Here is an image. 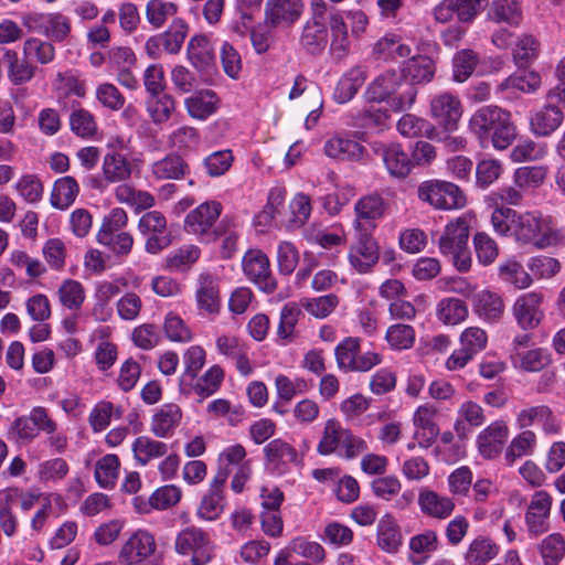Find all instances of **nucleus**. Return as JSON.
<instances>
[{"label": "nucleus", "mask_w": 565, "mask_h": 565, "mask_svg": "<svg viewBox=\"0 0 565 565\" xmlns=\"http://www.w3.org/2000/svg\"><path fill=\"white\" fill-rule=\"evenodd\" d=\"M182 411L177 404L162 405L152 416L151 433L158 438L170 436L179 426Z\"/></svg>", "instance_id": "obj_26"}, {"label": "nucleus", "mask_w": 565, "mask_h": 565, "mask_svg": "<svg viewBox=\"0 0 565 565\" xmlns=\"http://www.w3.org/2000/svg\"><path fill=\"white\" fill-rule=\"evenodd\" d=\"M335 359L338 367L344 372H366L382 361L375 352L360 354V340L352 337L337 345Z\"/></svg>", "instance_id": "obj_8"}, {"label": "nucleus", "mask_w": 565, "mask_h": 565, "mask_svg": "<svg viewBox=\"0 0 565 565\" xmlns=\"http://www.w3.org/2000/svg\"><path fill=\"white\" fill-rule=\"evenodd\" d=\"M178 6L163 0H149L146 4V19L156 29L164 25L169 18L175 15Z\"/></svg>", "instance_id": "obj_53"}, {"label": "nucleus", "mask_w": 565, "mask_h": 565, "mask_svg": "<svg viewBox=\"0 0 565 565\" xmlns=\"http://www.w3.org/2000/svg\"><path fill=\"white\" fill-rule=\"evenodd\" d=\"M58 298L64 307L77 310L82 307L85 299L84 287L77 280L66 279L58 288Z\"/></svg>", "instance_id": "obj_61"}, {"label": "nucleus", "mask_w": 565, "mask_h": 565, "mask_svg": "<svg viewBox=\"0 0 565 565\" xmlns=\"http://www.w3.org/2000/svg\"><path fill=\"white\" fill-rule=\"evenodd\" d=\"M281 552H288L289 558H291V554L295 553L316 563L322 562L326 557V552L319 543L310 542L303 537L294 539Z\"/></svg>", "instance_id": "obj_59"}, {"label": "nucleus", "mask_w": 565, "mask_h": 565, "mask_svg": "<svg viewBox=\"0 0 565 565\" xmlns=\"http://www.w3.org/2000/svg\"><path fill=\"white\" fill-rule=\"evenodd\" d=\"M542 296L536 292H527L516 299L513 306V316L523 330H533L544 316L541 309Z\"/></svg>", "instance_id": "obj_19"}, {"label": "nucleus", "mask_w": 565, "mask_h": 565, "mask_svg": "<svg viewBox=\"0 0 565 565\" xmlns=\"http://www.w3.org/2000/svg\"><path fill=\"white\" fill-rule=\"evenodd\" d=\"M470 218L462 215L447 224L438 245L440 253L449 256L459 271H468L471 266V255L468 249Z\"/></svg>", "instance_id": "obj_4"}, {"label": "nucleus", "mask_w": 565, "mask_h": 565, "mask_svg": "<svg viewBox=\"0 0 565 565\" xmlns=\"http://www.w3.org/2000/svg\"><path fill=\"white\" fill-rule=\"evenodd\" d=\"M488 0H443L433 10L434 19L448 23L456 15L460 22L470 23L487 6Z\"/></svg>", "instance_id": "obj_11"}, {"label": "nucleus", "mask_w": 565, "mask_h": 565, "mask_svg": "<svg viewBox=\"0 0 565 565\" xmlns=\"http://www.w3.org/2000/svg\"><path fill=\"white\" fill-rule=\"evenodd\" d=\"M148 113L154 124H162L170 119L175 110V102L168 94L150 95L147 102Z\"/></svg>", "instance_id": "obj_52"}, {"label": "nucleus", "mask_w": 565, "mask_h": 565, "mask_svg": "<svg viewBox=\"0 0 565 565\" xmlns=\"http://www.w3.org/2000/svg\"><path fill=\"white\" fill-rule=\"evenodd\" d=\"M4 62L8 65V77L14 85H21L30 82L35 73L33 66L26 57L19 58L17 52L7 51Z\"/></svg>", "instance_id": "obj_41"}, {"label": "nucleus", "mask_w": 565, "mask_h": 565, "mask_svg": "<svg viewBox=\"0 0 565 565\" xmlns=\"http://www.w3.org/2000/svg\"><path fill=\"white\" fill-rule=\"evenodd\" d=\"M458 415L462 420L458 419L454 429L460 439H466L470 433L467 424L479 427L486 422L482 407L472 401L462 403L458 409Z\"/></svg>", "instance_id": "obj_33"}, {"label": "nucleus", "mask_w": 565, "mask_h": 565, "mask_svg": "<svg viewBox=\"0 0 565 565\" xmlns=\"http://www.w3.org/2000/svg\"><path fill=\"white\" fill-rule=\"evenodd\" d=\"M397 130L408 138L427 137L431 140L438 138V131L434 125L413 114L402 116L397 122Z\"/></svg>", "instance_id": "obj_35"}, {"label": "nucleus", "mask_w": 565, "mask_h": 565, "mask_svg": "<svg viewBox=\"0 0 565 565\" xmlns=\"http://www.w3.org/2000/svg\"><path fill=\"white\" fill-rule=\"evenodd\" d=\"M266 459L273 463H290L297 461V451L288 443L281 439H274L264 448Z\"/></svg>", "instance_id": "obj_64"}, {"label": "nucleus", "mask_w": 565, "mask_h": 565, "mask_svg": "<svg viewBox=\"0 0 565 565\" xmlns=\"http://www.w3.org/2000/svg\"><path fill=\"white\" fill-rule=\"evenodd\" d=\"M70 128L73 134L83 139L94 138L98 131L95 117L84 108H76L71 113Z\"/></svg>", "instance_id": "obj_50"}, {"label": "nucleus", "mask_w": 565, "mask_h": 565, "mask_svg": "<svg viewBox=\"0 0 565 565\" xmlns=\"http://www.w3.org/2000/svg\"><path fill=\"white\" fill-rule=\"evenodd\" d=\"M475 312L486 321L497 322L504 312V303L497 292L481 290L472 299Z\"/></svg>", "instance_id": "obj_28"}, {"label": "nucleus", "mask_w": 565, "mask_h": 565, "mask_svg": "<svg viewBox=\"0 0 565 565\" xmlns=\"http://www.w3.org/2000/svg\"><path fill=\"white\" fill-rule=\"evenodd\" d=\"M479 63V57L472 50L466 49L457 52L454 56V78L462 83L473 73Z\"/></svg>", "instance_id": "obj_62"}, {"label": "nucleus", "mask_w": 565, "mask_h": 565, "mask_svg": "<svg viewBox=\"0 0 565 565\" xmlns=\"http://www.w3.org/2000/svg\"><path fill=\"white\" fill-rule=\"evenodd\" d=\"M196 301L199 308L210 315H217L221 309L220 288L214 277L201 275L196 289Z\"/></svg>", "instance_id": "obj_29"}, {"label": "nucleus", "mask_w": 565, "mask_h": 565, "mask_svg": "<svg viewBox=\"0 0 565 565\" xmlns=\"http://www.w3.org/2000/svg\"><path fill=\"white\" fill-rule=\"evenodd\" d=\"M310 18L302 26L299 43L309 54H320L328 43V28L326 24V14L328 4L324 0L310 1Z\"/></svg>", "instance_id": "obj_5"}, {"label": "nucleus", "mask_w": 565, "mask_h": 565, "mask_svg": "<svg viewBox=\"0 0 565 565\" xmlns=\"http://www.w3.org/2000/svg\"><path fill=\"white\" fill-rule=\"evenodd\" d=\"M418 198L438 210L460 209L466 204L463 192L447 181H426L417 190Z\"/></svg>", "instance_id": "obj_6"}, {"label": "nucleus", "mask_w": 565, "mask_h": 565, "mask_svg": "<svg viewBox=\"0 0 565 565\" xmlns=\"http://www.w3.org/2000/svg\"><path fill=\"white\" fill-rule=\"evenodd\" d=\"M490 20L510 25H519L522 21V10L515 0H494L489 10Z\"/></svg>", "instance_id": "obj_44"}, {"label": "nucleus", "mask_w": 565, "mask_h": 565, "mask_svg": "<svg viewBox=\"0 0 565 565\" xmlns=\"http://www.w3.org/2000/svg\"><path fill=\"white\" fill-rule=\"evenodd\" d=\"M132 451L136 460L146 466L149 461L163 457L168 452V446L149 436H139L132 444Z\"/></svg>", "instance_id": "obj_40"}, {"label": "nucleus", "mask_w": 565, "mask_h": 565, "mask_svg": "<svg viewBox=\"0 0 565 565\" xmlns=\"http://www.w3.org/2000/svg\"><path fill=\"white\" fill-rule=\"evenodd\" d=\"M217 351L232 359L235 362L236 369L242 375H249L253 371L245 344L236 337L220 335L216 339Z\"/></svg>", "instance_id": "obj_25"}, {"label": "nucleus", "mask_w": 565, "mask_h": 565, "mask_svg": "<svg viewBox=\"0 0 565 565\" xmlns=\"http://www.w3.org/2000/svg\"><path fill=\"white\" fill-rule=\"evenodd\" d=\"M367 95L375 102L390 99L391 107L395 111H401L414 104L417 90L404 78L401 71L392 70L381 74L369 85Z\"/></svg>", "instance_id": "obj_3"}, {"label": "nucleus", "mask_w": 565, "mask_h": 565, "mask_svg": "<svg viewBox=\"0 0 565 565\" xmlns=\"http://www.w3.org/2000/svg\"><path fill=\"white\" fill-rule=\"evenodd\" d=\"M491 223L497 233L540 248L556 245L562 239L561 232L554 227L551 218L537 212L518 213L509 207L495 209Z\"/></svg>", "instance_id": "obj_1"}, {"label": "nucleus", "mask_w": 565, "mask_h": 565, "mask_svg": "<svg viewBox=\"0 0 565 565\" xmlns=\"http://www.w3.org/2000/svg\"><path fill=\"white\" fill-rule=\"evenodd\" d=\"M385 339L393 350H407L414 345L415 330L409 324H392L386 330Z\"/></svg>", "instance_id": "obj_58"}, {"label": "nucleus", "mask_w": 565, "mask_h": 565, "mask_svg": "<svg viewBox=\"0 0 565 565\" xmlns=\"http://www.w3.org/2000/svg\"><path fill=\"white\" fill-rule=\"evenodd\" d=\"M563 120L564 114L562 109L556 105L547 103L532 114L530 125L536 136L546 137L557 130Z\"/></svg>", "instance_id": "obj_23"}, {"label": "nucleus", "mask_w": 565, "mask_h": 565, "mask_svg": "<svg viewBox=\"0 0 565 565\" xmlns=\"http://www.w3.org/2000/svg\"><path fill=\"white\" fill-rule=\"evenodd\" d=\"M373 53L377 58L396 60L408 57L412 53L411 47L404 44L399 38L394 34H387L380 39L374 47Z\"/></svg>", "instance_id": "obj_42"}, {"label": "nucleus", "mask_w": 565, "mask_h": 565, "mask_svg": "<svg viewBox=\"0 0 565 565\" xmlns=\"http://www.w3.org/2000/svg\"><path fill=\"white\" fill-rule=\"evenodd\" d=\"M365 82V73L360 67L351 68L339 81L334 96L339 103H347L358 93Z\"/></svg>", "instance_id": "obj_45"}, {"label": "nucleus", "mask_w": 565, "mask_h": 565, "mask_svg": "<svg viewBox=\"0 0 565 565\" xmlns=\"http://www.w3.org/2000/svg\"><path fill=\"white\" fill-rule=\"evenodd\" d=\"M24 24L31 31L43 32L54 41H64L71 32L70 20L62 14H49L46 17H28Z\"/></svg>", "instance_id": "obj_22"}, {"label": "nucleus", "mask_w": 565, "mask_h": 565, "mask_svg": "<svg viewBox=\"0 0 565 565\" xmlns=\"http://www.w3.org/2000/svg\"><path fill=\"white\" fill-rule=\"evenodd\" d=\"M404 78H411L414 83L429 82L435 74V65L427 56H417L408 60L401 71Z\"/></svg>", "instance_id": "obj_48"}, {"label": "nucleus", "mask_w": 565, "mask_h": 565, "mask_svg": "<svg viewBox=\"0 0 565 565\" xmlns=\"http://www.w3.org/2000/svg\"><path fill=\"white\" fill-rule=\"evenodd\" d=\"M119 459L116 455H106L96 463L95 478L103 488L113 487L118 477Z\"/></svg>", "instance_id": "obj_63"}, {"label": "nucleus", "mask_w": 565, "mask_h": 565, "mask_svg": "<svg viewBox=\"0 0 565 565\" xmlns=\"http://www.w3.org/2000/svg\"><path fill=\"white\" fill-rule=\"evenodd\" d=\"M345 430L338 420H327L321 440L317 447L318 452L322 456L339 452Z\"/></svg>", "instance_id": "obj_46"}, {"label": "nucleus", "mask_w": 565, "mask_h": 565, "mask_svg": "<svg viewBox=\"0 0 565 565\" xmlns=\"http://www.w3.org/2000/svg\"><path fill=\"white\" fill-rule=\"evenodd\" d=\"M186 34L188 24L185 21L180 18L174 19L169 29L160 34L164 52L177 54L181 50Z\"/></svg>", "instance_id": "obj_54"}, {"label": "nucleus", "mask_w": 565, "mask_h": 565, "mask_svg": "<svg viewBox=\"0 0 565 565\" xmlns=\"http://www.w3.org/2000/svg\"><path fill=\"white\" fill-rule=\"evenodd\" d=\"M79 193V186L73 177H63L55 181L52 193L51 204L65 210L71 206Z\"/></svg>", "instance_id": "obj_39"}, {"label": "nucleus", "mask_w": 565, "mask_h": 565, "mask_svg": "<svg viewBox=\"0 0 565 565\" xmlns=\"http://www.w3.org/2000/svg\"><path fill=\"white\" fill-rule=\"evenodd\" d=\"M515 422L521 429L540 425L545 434L559 431L556 416L552 408L545 404L525 406L516 413Z\"/></svg>", "instance_id": "obj_15"}, {"label": "nucleus", "mask_w": 565, "mask_h": 565, "mask_svg": "<svg viewBox=\"0 0 565 565\" xmlns=\"http://www.w3.org/2000/svg\"><path fill=\"white\" fill-rule=\"evenodd\" d=\"M499 553V546L489 537L478 536L470 544L465 554L469 565H484Z\"/></svg>", "instance_id": "obj_38"}, {"label": "nucleus", "mask_w": 565, "mask_h": 565, "mask_svg": "<svg viewBox=\"0 0 565 565\" xmlns=\"http://www.w3.org/2000/svg\"><path fill=\"white\" fill-rule=\"evenodd\" d=\"M509 436V428L503 420H497L486 427L477 438L478 450L483 458L497 457Z\"/></svg>", "instance_id": "obj_20"}, {"label": "nucleus", "mask_w": 565, "mask_h": 565, "mask_svg": "<svg viewBox=\"0 0 565 565\" xmlns=\"http://www.w3.org/2000/svg\"><path fill=\"white\" fill-rule=\"evenodd\" d=\"M243 270L259 289L270 294L276 289V280L271 275L269 259L260 249H250L243 257Z\"/></svg>", "instance_id": "obj_12"}, {"label": "nucleus", "mask_w": 565, "mask_h": 565, "mask_svg": "<svg viewBox=\"0 0 565 565\" xmlns=\"http://www.w3.org/2000/svg\"><path fill=\"white\" fill-rule=\"evenodd\" d=\"M418 503L425 514L437 519L448 518L455 509V503L450 498L441 497L430 490L420 492Z\"/></svg>", "instance_id": "obj_34"}, {"label": "nucleus", "mask_w": 565, "mask_h": 565, "mask_svg": "<svg viewBox=\"0 0 565 565\" xmlns=\"http://www.w3.org/2000/svg\"><path fill=\"white\" fill-rule=\"evenodd\" d=\"M499 275L501 279L520 289L527 288L532 282L531 276L523 266L513 259H508L499 266Z\"/></svg>", "instance_id": "obj_60"}, {"label": "nucleus", "mask_w": 565, "mask_h": 565, "mask_svg": "<svg viewBox=\"0 0 565 565\" xmlns=\"http://www.w3.org/2000/svg\"><path fill=\"white\" fill-rule=\"evenodd\" d=\"M403 536L395 519L385 514L377 524V544L387 553H396L402 546Z\"/></svg>", "instance_id": "obj_30"}, {"label": "nucleus", "mask_w": 565, "mask_h": 565, "mask_svg": "<svg viewBox=\"0 0 565 565\" xmlns=\"http://www.w3.org/2000/svg\"><path fill=\"white\" fill-rule=\"evenodd\" d=\"M536 435L532 430H523L515 436L505 450V460L513 463L518 458L529 456L533 452L536 446Z\"/></svg>", "instance_id": "obj_51"}, {"label": "nucleus", "mask_w": 565, "mask_h": 565, "mask_svg": "<svg viewBox=\"0 0 565 565\" xmlns=\"http://www.w3.org/2000/svg\"><path fill=\"white\" fill-rule=\"evenodd\" d=\"M460 348L455 350L446 361L449 371L465 367L488 343L487 332L479 327L466 328L459 338Z\"/></svg>", "instance_id": "obj_9"}, {"label": "nucleus", "mask_w": 565, "mask_h": 565, "mask_svg": "<svg viewBox=\"0 0 565 565\" xmlns=\"http://www.w3.org/2000/svg\"><path fill=\"white\" fill-rule=\"evenodd\" d=\"M438 319L448 326H456L468 317L466 303L458 298H445L437 306Z\"/></svg>", "instance_id": "obj_47"}, {"label": "nucleus", "mask_w": 565, "mask_h": 565, "mask_svg": "<svg viewBox=\"0 0 565 565\" xmlns=\"http://www.w3.org/2000/svg\"><path fill=\"white\" fill-rule=\"evenodd\" d=\"M551 505L552 498L547 492H535L525 515V522L531 534L540 535L548 530L547 518Z\"/></svg>", "instance_id": "obj_21"}, {"label": "nucleus", "mask_w": 565, "mask_h": 565, "mask_svg": "<svg viewBox=\"0 0 565 565\" xmlns=\"http://www.w3.org/2000/svg\"><path fill=\"white\" fill-rule=\"evenodd\" d=\"M218 98L213 90H201L184 100L185 108L192 118L204 120L215 113Z\"/></svg>", "instance_id": "obj_32"}, {"label": "nucleus", "mask_w": 565, "mask_h": 565, "mask_svg": "<svg viewBox=\"0 0 565 565\" xmlns=\"http://www.w3.org/2000/svg\"><path fill=\"white\" fill-rule=\"evenodd\" d=\"M383 162L392 177L404 179L414 168L408 154L398 143L382 145L380 147Z\"/></svg>", "instance_id": "obj_24"}, {"label": "nucleus", "mask_w": 565, "mask_h": 565, "mask_svg": "<svg viewBox=\"0 0 565 565\" xmlns=\"http://www.w3.org/2000/svg\"><path fill=\"white\" fill-rule=\"evenodd\" d=\"M356 242L351 247L349 260L359 273H367L379 260V247L372 233H355Z\"/></svg>", "instance_id": "obj_18"}, {"label": "nucleus", "mask_w": 565, "mask_h": 565, "mask_svg": "<svg viewBox=\"0 0 565 565\" xmlns=\"http://www.w3.org/2000/svg\"><path fill=\"white\" fill-rule=\"evenodd\" d=\"M174 548L178 554L191 556L193 565H205L213 557V544L200 527L189 526L175 537Z\"/></svg>", "instance_id": "obj_7"}, {"label": "nucleus", "mask_w": 565, "mask_h": 565, "mask_svg": "<svg viewBox=\"0 0 565 565\" xmlns=\"http://www.w3.org/2000/svg\"><path fill=\"white\" fill-rule=\"evenodd\" d=\"M186 162L174 153L151 164V173L157 180H178L186 173Z\"/></svg>", "instance_id": "obj_36"}, {"label": "nucleus", "mask_w": 565, "mask_h": 565, "mask_svg": "<svg viewBox=\"0 0 565 565\" xmlns=\"http://www.w3.org/2000/svg\"><path fill=\"white\" fill-rule=\"evenodd\" d=\"M188 56L192 65L206 71L214 64V49L205 35L193 36L188 45Z\"/></svg>", "instance_id": "obj_31"}, {"label": "nucleus", "mask_w": 565, "mask_h": 565, "mask_svg": "<svg viewBox=\"0 0 565 565\" xmlns=\"http://www.w3.org/2000/svg\"><path fill=\"white\" fill-rule=\"evenodd\" d=\"M96 239L117 257L129 255L134 246L132 235L125 231L97 233Z\"/></svg>", "instance_id": "obj_43"}, {"label": "nucleus", "mask_w": 565, "mask_h": 565, "mask_svg": "<svg viewBox=\"0 0 565 565\" xmlns=\"http://www.w3.org/2000/svg\"><path fill=\"white\" fill-rule=\"evenodd\" d=\"M156 551V541L152 534L139 530L124 544L119 561L126 565L141 564L148 561Z\"/></svg>", "instance_id": "obj_13"}, {"label": "nucleus", "mask_w": 565, "mask_h": 565, "mask_svg": "<svg viewBox=\"0 0 565 565\" xmlns=\"http://www.w3.org/2000/svg\"><path fill=\"white\" fill-rule=\"evenodd\" d=\"M302 11V0H267L265 23L273 28L290 26L301 17Z\"/></svg>", "instance_id": "obj_16"}, {"label": "nucleus", "mask_w": 565, "mask_h": 565, "mask_svg": "<svg viewBox=\"0 0 565 565\" xmlns=\"http://www.w3.org/2000/svg\"><path fill=\"white\" fill-rule=\"evenodd\" d=\"M430 115L446 130H454L462 115L460 100L450 93L436 95L430 102Z\"/></svg>", "instance_id": "obj_17"}, {"label": "nucleus", "mask_w": 565, "mask_h": 565, "mask_svg": "<svg viewBox=\"0 0 565 565\" xmlns=\"http://www.w3.org/2000/svg\"><path fill=\"white\" fill-rule=\"evenodd\" d=\"M103 171L106 180L120 182L130 177L131 168L122 154L108 153L104 158Z\"/></svg>", "instance_id": "obj_55"}, {"label": "nucleus", "mask_w": 565, "mask_h": 565, "mask_svg": "<svg viewBox=\"0 0 565 565\" xmlns=\"http://www.w3.org/2000/svg\"><path fill=\"white\" fill-rule=\"evenodd\" d=\"M363 147L355 140L333 137L324 145V153L334 159L358 160L363 156Z\"/></svg>", "instance_id": "obj_37"}, {"label": "nucleus", "mask_w": 565, "mask_h": 565, "mask_svg": "<svg viewBox=\"0 0 565 565\" xmlns=\"http://www.w3.org/2000/svg\"><path fill=\"white\" fill-rule=\"evenodd\" d=\"M184 372L179 380V390L184 395L192 393V381L195 380L199 372L205 363V351L200 345L190 347L184 355Z\"/></svg>", "instance_id": "obj_27"}, {"label": "nucleus", "mask_w": 565, "mask_h": 565, "mask_svg": "<svg viewBox=\"0 0 565 565\" xmlns=\"http://www.w3.org/2000/svg\"><path fill=\"white\" fill-rule=\"evenodd\" d=\"M469 128L480 143L491 142L497 150L508 149L518 135L511 114L498 106H483L476 110Z\"/></svg>", "instance_id": "obj_2"}, {"label": "nucleus", "mask_w": 565, "mask_h": 565, "mask_svg": "<svg viewBox=\"0 0 565 565\" xmlns=\"http://www.w3.org/2000/svg\"><path fill=\"white\" fill-rule=\"evenodd\" d=\"M222 212V204L217 201H209L200 204L191 211L184 220V230L188 233L203 236L207 241L216 239V228L213 231L216 220Z\"/></svg>", "instance_id": "obj_10"}, {"label": "nucleus", "mask_w": 565, "mask_h": 565, "mask_svg": "<svg viewBox=\"0 0 565 565\" xmlns=\"http://www.w3.org/2000/svg\"><path fill=\"white\" fill-rule=\"evenodd\" d=\"M513 61L519 67L527 66L539 55L540 42L532 34L524 33L516 38Z\"/></svg>", "instance_id": "obj_49"}, {"label": "nucleus", "mask_w": 565, "mask_h": 565, "mask_svg": "<svg viewBox=\"0 0 565 565\" xmlns=\"http://www.w3.org/2000/svg\"><path fill=\"white\" fill-rule=\"evenodd\" d=\"M224 380V371L218 365L211 366L193 385L192 392L201 398H206L214 394Z\"/></svg>", "instance_id": "obj_56"}, {"label": "nucleus", "mask_w": 565, "mask_h": 565, "mask_svg": "<svg viewBox=\"0 0 565 565\" xmlns=\"http://www.w3.org/2000/svg\"><path fill=\"white\" fill-rule=\"evenodd\" d=\"M122 415L120 406H114L110 402L102 401L95 405L89 414V424L94 431L104 430L113 417L119 418Z\"/></svg>", "instance_id": "obj_57"}, {"label": "nucleus", "mask_w": 565, "mask_h": 565, "mask_svg": "<svg viewBox=\"0 0 565 565\" xmlns=\"http://www.w3.org/2000/svg\"><path fill=\"white\" fill-rule=\"evenodd\" d=\"M385 205L383 199L376 194L361 198L354 206L355 233H372L376 227V221L384 214Z\"/></svg>", "instance_id": "obj_14"}]
</instances>
